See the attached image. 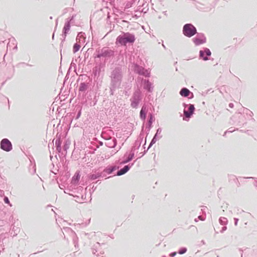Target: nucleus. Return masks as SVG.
Masks as SVG:
<instances>
[{
  "label": "nucleus",
  "mask_w": 257,
  "mask_h": 257,
  "mask_svg": "<svg viewBox=\"0 0 257 257\" xmlns=\"http://www.w3.org/2000/svg\"><path fill=\"white\" fill-rule=\"evenodd\" d=\"M109 77L110 79L109 93L110 95L113 96L115 91L120 87L122 82L123 78L122 66L118 65L115 67L111 70Z\"/></svg>",
  "instance_id": "obj_1"
},
{
  "label": "nucleus",
  "mask_w": 257,
  "mask_h": 257,
  "mask_svg": "<svg viewBox=\"0 0 257 257\" xmlns=\"http://www.w3.org/2000/svg\"><path fill=\"white\" fill-rule=\"evenodd\" d=\"M136 41V37L134 34L130 32L123 33L119 35L116 39V43L121 46H126L127 44H133Z\"/></svg>",
  "instance_id": "obj_2"
},
{
  "label": "nucleus",
  "mask_w": 257,
  "mask_h": 257,
  "mask_svg": "<svg viewBox=\"0 0 257 257\" xmlns=\"http://www.w3.org/2000/svg\"><path fill=\"white\" fill-rule=\"evenodd\" d=\"M115 55L114 51L110 49L108 47H103L100 50H96V54H94L95 59L104 58L105 60H108L110 57H114Z\"/></svg>",
  "instance_id": "obj_3"
},
{
  "label": "nucleus",
  "mask_w": 257,
  "mask_h": 257,
  "mask_svg": "<svg viewBox=\"0 0 257 257\" xmlns=\"http://www.w3.org/2000/svg\"><path fill=\"white\" fill-rule=\"evenodd\" d=\"M75 16V15H73L65 20L61 34L62 38L61 39L62 43L64 42L67 35L69 34V32L71 29V24L73 22Z\"/></svg>",
  "instance_id": "obj_4"
},
{
  "label": "nucleus",
  "mask_w": 257,
  "mask_h": 257,
  "mask_svg": "<svg viewBox=\"0 0 257 257\" xmlns=\"http://www.w3.org/2000/svg\"><path fill=\"white\" fill-rule=\"evenodd\" d=\"M143 93L140 89H137L134 92L130 99L131 106L133 108H137L143 99Z\"/></svg>",
  "instance_id": "obj_5"
},
{
  "label": "nucleus",
  "mask_w": 257,
  "mask_h": 257,
  "mask_svg": "<svg viewBox=\"0 0 257 257\" xmlns=\"http://www.w3.org/2000/svg\"><path fill=\"white\" fill-rule=\"evenodd\" d=\"M183 34L188 37L191 38L197 33L196 28L191 23L185 24L182 29Z\"/></svg>",
  "instance_id": "obj_6"
},
{
  "label": "nucleus",
  "mask_w": 257,
  "mask_h": 257,
  "mask_svg": "<svg viewBox=\"0 0 257 257\" xmlns=\"http://www.w3.org/2000/svg\"><path fill=\"white\" fill-rule=\"evenodd\" d=\"M135 154L133 151H130L128 153L126 152L123 155V160L120 161V160L115 161V164L118 165H122L126 164L131 162L134 158Z\"/></svg>",
  "instance_id": "obj_7"
},
{
  "label": "nucleus",
  "mask_w": 257,
  "mask_h": 257,
  "mask_svg": "<svg viewBox=\"0 0 257 257\" xmlns=\"http://www.w3.org/2000/svg\"><path fill=\"white\" fill-rule=\"evenodd\" d=\"M0 148L4 151L9 152L12 150L13 145L8 139L4 138L0 142Z\"/></svg>",
  "instance_id": "obj_8"
},
{
  "label": "nucleus",
  "mask_w": 257,
  "mask_h": 257,
  "mask_svg": "<svg viewBox=\"0 0 257 257\" xmlns=\"http://www.w3.org/2000/svg\"><path fill=\"white\" fill-rule=\"evenodd\" d=\"M192 40L195 46H199L206 43V38L203 33H197Z\"/></svg>",
  "instance_id": "obj_9"
},
{
  "label": "nucleus",
  "mask_w": 257,
  "mask_h": 257,
  "mask_svg": "<svg viewBox=\"0 0 257 257\" xmlns=\"http://www.w3.org/2000/svg\"><path fill=\"white\" fill-rule=\"evenodd\" d=\"M65 137L63 136L62 134H59L57 133L56 135V140L55 141V147L57 151V153L58 154L59 157H60V154L63 155V152L62 151V139Z\"/></svg>",
  "instance_id": "obj_10"
},
{
  "label": "nucleus",
  "mask_w": 257,
  "mask_h": 257,
  "mask_svg": "<svg viewBox=\"0 0 257 257\" xmlns=\"http://www.w3.org/2000/svg\"><path fill=\"white\" fill-rule=\"evenodd\" d=\"M106 61L103 62L96 63L93 69V74L94 77L99 76L105 66Z\"/></svg>",
  "instance_id": "obj_11"
},
{
  "label": "nucleus",
  "mask_w": 257,
  "mask_h": 257,
  "mask_svg": "<svg viewBox=\"0 0 257 257\" xmlns=\"http://www.w3.org/2000/svg\"><path fill=\"white\" fill-rule=\"evenodd\" d=\"M211 55V52L209 49L205 47L199 51V58L204 61H207L209 59Z\"/></svg>",
  "instance_id": "obj_12"
},
{
  "label": "nucleus",
  "mask_w": 257,
  "mask_h": 257,
  "mask_svg": "<svg viewBox=\"0 0 257 257\" xmlns=\"http://www.w3.org/2000/svg\"><path fill=\"white\" fill-rule=\"evenodd\" d=\"M155 120L154 114L153 113H149L148 115V119L146 124V129L147 130L146 133L148 135L153 126V123Z\"/></svg>",
  "instance_id": "obj_13"
},
{
  "label": "nucleus",
  "mask_w": 257,
  "mask_h": 257,
  "mask_svg": "<svg viewBox=\"0 0 257 257\" xmlns=\"http://www.w3.org/2000/svg\"><path fill=\"white\" fill-rule=\"evenodd\" d=\"M143 87L147 92L151 93L154 89L153 84L149 79H145L142 81Z\"/></svg>",
  "instance_id": "obj_14"
},
{
  "label": "nucleus",
  "mask_w": 257,
  "mask_h": 257,
  "mask_svg": "<svg viewBox=\"0 0 257 257\" xmlns=\"http://www.w3.org/2000/svg\"><path fill=\"white\" fill-rule=\"evenodd\" d=\"M180 95L184 97L192 99L194 97L193 93L190 91L187 88L183 87L179 92Z\"/></svg>",
  "instance_id": "obj_15"
},
{
  "label": "nucleus",
  "mask_w": 257,
  "mask_h": 257,
  "mask_svg": "<svg viewBox=\"0 0 257 257\" xmlns=\"http://www.w3.org/2000/svg\"><path fill=\"white\" fill-rule=\"evenodd\" d=\"M134 163L129 164L124 166L123 167L118 169L116 173L115 176H120L126 173L134 165Z\"/></svg>",
  "instance_id": "obj_16"
},
{
  "label": "nucleus",
  "mask_w": 257,
  "mask_h": 257,
  "mask_svg": "<svg viewBox=\"0 0 257 257\" xmlns=\"http://www.w3.org/2000/svg\"><path fill=\"white\" fill-rule=\"evenodd\" d=\"M195 108L194 104H189V111L184 109V114L185 117L190 118L194 113Z\"/></svg>",
  "instance_id": "obj_17"
},
{
  "label": "nucleus",
  "mask_w": 257,
  "mask_h": 257,
  "mask_svg": "<svg viewBox=\"0 0 257 257\" xmlns=\"http://www.w3.org/2000/svg\"><path fill=\"white\" fill-rule=\"evenodd\" d=\"M117 141L115 138L112 137L105 142V145L109 148H114L117 145Z\"/></svg>",
  "instance_id": "obj_18"
},
{
  "label": "nucleus",
  "mask_w": 257,
  "mask_h": 257,
  "mask_svg": "<svg viewBox=\"0 0 257 257\" xmlns=\"http://www.w3.org/2000/svg\"><path fill=\"white\" fill-rule=\"evenodd\" d=\"M119 168V165L115 164L114 165H108L104 168V172L109 175L112 174L114 171L118 170Z\"/></svg>",
  "instance_id": "obj_19"
},
{
  "label": "nucleus",
  "mask_w": 257,
  "mask_h": 257,
  "mask_svg": "<svg viewBox=\"0 0 257 257\" xmlns=\"http://www.w3.org/2000/svg\"><path fill=\"white\" fill-rule=\"evenodd\" d=\"M89 83L86 82H81L78 88L79 92L86 93L89 88Z\"/></svg>",
  "instance_id": "obj_20"
},
{
  "label": "nucleus",
  "mask_w": 257,
  "mask_h": 257,
  "mask_svg": "<svg viewBox=\"0 0 257 257\" xmlns=\"http://www.w3.org/2000/svg\"><path fill=\"white\" fill-rule=\"evenodd\" d=\"M80 172L77 171L74 176L72 177L71 179V183L72 185H76L78 184L79 181L80 180Z\"/></svg>",
  "instance_id": "obj_21"
},
{
  "label": "nucleus",
  "mask_w": 257,
  "mask_h": 257,
  "mask_svg": "<svg viewBox=\"0 0 257 257\" xmlns=\"http://www.w3.org/2000/svg\"><path fill=\"white\" fill-rule=\"evenodd\" d=\"M147 109L146 106L144 105L140 112V118L142 120L145 121L146 120L147 117Z\"/></svg>",
  "instance_id": "obj_22"
},
{
  "label": "nucleus",
  "mask_w": 257,
  "mask_h": 257,
  "mask_svg": "<svg viewBox=\"0 0 257 257\" xmlns=\"http://www.w3.org/2000/svg\"><path fill=\"white\" fill-rule=\"evenodd\" d=\"M98 174V172L95 171L94 173H90L87 175L88 180L90 181H93L97 179L100 178V176Z\"/></svg>",
  "instance_id": "obj_23"
},
{
  "label": "nucleus",
  "mask_w": 257,
  "mask_h": 257,
  "mask_svg": "<svg viewBox=\"0 0 257 257\" xmlns=\"http://www.w3.org/2000/svg\"><path fill=\"white\" fill-rule=\"evenodd\" d=\"M144 68L142 66L139 65V64L137 63H134L133 64V69L135 73L137 74H138L139 75H140L142 74V72L144 70Z\"/></svg>",
  "instance_id": "obj_24"
},
{
  "label": "nucleus",
  "mask_w": 257,
  "mask_h": 257,
  "mask_svg": "<svg viewBox=\"0 0 257 257\" xmlns=\"http://www.w3.org/2000/svg\"><path fill=\"white\" fill-rule=\"evenodd\" d=\"M238 117L239 120L238 121L237 123L236 124V125L240 126L241 125H243L246 124V122L244 121V117L242 115L241 113L238 112Z\"/></svg>",
  "instance_id": "obj_25"
},
{
  "label": "nucleus",
  "mask_w": 257,
  "mask_h": 257,
  "mask_svg": "<svg viewBox=\"0 0 257 257\" xmlns=\"http://www.w3.org/2000/svg\"><path fill=\"white\" fill-rule=\"evenodd\" d=\"M100 246V244L98 242H97L95 244H94L92 249V253L93 254H96V255H98L99 254H96V253L99 251V248Z\"/></svg>",
  "instance_id": "obj_26"
},
{
  "label": "nucleus",
  "mask_w": 257,
  "mask_h": 257,
  "mask_svg": "<svg viewBox=\"0 0 257 257\" xmlns=\"http://www.w3.org/2000/svg\"><path fill=\"white\" fill-rule=\"evenodd\" d=\"M70 145V141L69 140H66L64 143V146H63V150L64 151H65L66 152H67V150L69 149V145ZM66 153L65 154H63V155H61L60 154V158L63 155V157H65L66 155Z\"/></svg>",
  "instance_id": "obj_27"
},
{
  "label": "nucleus",
  "mask_w": 257,
  "mask_h": 257,
  "mask_svg": "<svg viewBox=\"0 0 257 257\" xmlns=\"http://www.w3.org/2000/svg\"><path fill=\"white\" fill-rule=\"evenodd\" d=\"M243 113H245L246 115L250 116L251 117L250 120H251L253 121H254L255 119L252 117V115H253V112L248 109L246 108H243Z\"/></svg>",
  "instance_id": "obj_28"
},
{
  "label": "nucleus",
  "mask_w": 257,
  "mask_h": 257,
  "mask_svg": "<svg viewBox=\"0 0 257 257\" xmlns=\"http://www.w3.org/2000/svg\"><path fill=\"white\" fill-rule=\"evenodd\" d=\"M141 143L140 141H136L135 142L134 146L132 147L130 151H133L135 153V152L136 150H138L140 148L141 146Z\"/></svg>",
  "instance_id": "obj_29"
},
{
  "label": "nucleus",
  "mask_w": 257,
  "mask_h": 257,
  "mask_svg": "<svg viewBox=\"0 0 257 257\" xmlns=\"http://www.w3.org/2000/svg\"><path fill=\"white\" fill-rule=\"evenodd\" d=\"M136 0H128V2H126V5H125L124 8V10L128 9L131 8L134 4L135 3Z\"/></svg>",
  "instance_id": "obj_30"
},
{
  "label": "nucleus",
  "mask_w": 257,
  "mask_h": 257,
  "mask_svg": "<svg viewBox=\"0 0 257 257\" xmlns=\"http://www.w3.org/2000/svg\"><path fill=\"white\" fill-rule=\"evenodd\" d=\"M63 230L65 232H68L69 233L71 234V235L73 236L76 235L75 232L70 227H63Z\"/></svg>",
  "instance_id": "obj_31"
},
{
  "label": "nucleus",
  "mask_w": 257,
  "mask_h": 257,
  "mask_svg": "<svg viewBox=\"0 0 257 257\" xmlns=\"http://www.w3.org/2000/svg\"><path fill=\"white\" fill-rule=\"evenodd\" d=\"M162 131V129L161 127H159L158 128H157L154 137H156V138H158L159 139H161L162 138V136L160 135L161 134Z\"/></svg>",
  "instance_id": "obj_32"
},
{
  "label": "nucleus",
  "mask_w": 257,
  "mask_h": 257,
  "mask_svg": "<svg viewBox=\"0 0 257 257\" xmlns=\"http://www.w3.org/2000/svg\"><path fill=\"white\" fill-rule=\"evenodd\" d=\"M219 223L222 225H226L228 223L227 219L224 217H221L219 219Z\"/></svg>",
  "instance_id": "obj_33"
},
{
  "label": "nucleus",
  "mask_w": 257,
  "mask_h": 257,
  "mask_svg": "<svg viewBox=\"0 0 257 257\" xmlns=\"http://www.w3.org/2000/svg\"><path fill=\"white\" fill-rule=\"evenodd\" d=\"M81 47L80 44L77 43H75L73 46V52L76 53L77 52Z\"/></svg>",
  "instance_id": "obj_34"
},
{
  "label": "nucleus",
  "mask_w": 257,
  "mask_h": 257,
  "mask_svg": "<svg viewBox=\"0 0 257 257\" xmlns=\"http://www.w3.org/2000/svg\"><path fill=\"white\" fill-rule=\"evenodd\" d=\"M141 75L144 76L146 77H150L151 76L150 72H149L148 70L144 69L142 74Z\"/></svg>",
  "instance_id": "obj_35"
},
{
  "label": "nucleus",
  "mask_w": 257,
  "mask_h": 257,
  "mask_svg": "<svg viewBox=\"0 0 257 257\" xmlns=\"http://www.w3.org/2000/svg\"><path fill=\"white\" fill-rule=\"evenodd\" d=\"M19 230L20 229L18 227L15 228V226H14L12 228L11 234H13V236H15L17 235L18 232H19Z\"/></svg>",
  "instance_id": "obj_36"
},
{
  "label": "nucleus",
  "mask_w": 257,
  "mask_h": 257,
  "mask_svg": "<svg viewBox=\"0 0 257 257\" xmlns=\"http://www.w3.org/2000/svg\"><path fill=\"white\" fill-rule=\"evenodd\" d=\"M128 0H122V1H119L117 0V3L119 4V6L121 8H123L126 4V2H128Z\"/></svg>",
  "instance_id": "obj_37"
},
{
  "label": "nucleus",
  "mask_w": 257,
  "mask_h": 257,
  "mask_svg": "<svg viewBox=\"0 0 257 257\" xmlns=\"http://www.w3.org/2000/svg\"><path fill=\"white\" fill-rule=\"evenodd\" d=\"M187 249L185 247H182L179 248L178 253L180 254H183L186 252Z\"/></svg>",
  "instance_id": "obj_38"
},
{
  "label": "nucleus",
  "mask_w": 257,
  "mask_h": 257,
  "mask_svg": "<svg viewBox=\"0 0 257 257\" xmlns=\"http://www.w3.org/2000/svg\"><path fill=\"white\" fill-rule=\"evenodd\" d=\"M3 200L5 204L9 205L10 206H12V204L11 203L8 197L5 196Z\"/></svg>",
  "instance_id": "obj_39"
},
{
  "label": "nucleus",
  "mask_w": 257,
  "mask_h": 257,
  "mask_svg": "<svg viewBox=\"0 0 257 257\" xmlns=\"http://www.w3.org/2000/svg\"><path fill=\"white\" fill-rule=\"evenodd\" d=\"M85 37V33L81 32H79L76 37V41L80 40V38H84Z\"/></svg>",
  "instance_id": "obj_40"
},
{
  "label": "nucleus",
  "mask_w": 257,
  "mask_h": 257,
  "mask_svg": "<svg viewBox=\"0 0 257 257\" xmlns=\"http://www.w3.org/2000/svg\"><path fill=\"white\" fill-rule=\"evenodd\" d=\"M101 137L106 142H107L108 140L110 139V138H112V137H111L105 134H101Z\"/></svg>",
  "instance_id": "obj_41"
},
{
  "label": "nucleus",
  "mask_w": 257,
  "mask_h": 257,
  "mask_svg": "<svg viewBox=\"0 0 257 257\" xmlns=\"http://www.w3.org/2000/svg\"><path fill=\"white\" fill-rule=\"evenodd\" d=\"M238 128H233L232 127H230L228 130L224 132L223 136H225L227 133H232L235 131H238Z\"/></svg>",
  "instance_id": "obj_42"
},
{
  "label": "nucleus",
  "mask_w": 257,
  "mask_h": 257,
  "mask_svg": "<svg viewBox=\"0 0 257 257\" xmlns=\"http://www.w3.org/2000/svg\"><path fill=\"white\" fill-rule=\"evenodd\" d=\"M144 138V134L143 132H141L138 139L136 140L137 141H140L141 143L142 144V142L143 140V139Z\"/></svg>",
  "instance_id": "obj_43"
},
{
  "label": "nucleus",
  "mask_w": 257,
  "mask_h": 257,
  "mask_svg": "<svg viewBox=\"0 0 257 257\" xmlns=\"http://www.w3.org/2000/svg\"><path fill=\"white\" fill-rule=\"evenodd\" d=\"M98 174L100 175L99 176H100V178H103V177H106L107 175H108L106 172H104V169L103 170V171L101 172H98Z\"/></svg>",
  "instance_id": "obj_44"
},
{
  "label": "nucleus",
  "mask_w": 257,
  "mask_h": 257,
  "mask_svg": "<svg viewBox=\"0 0 257 257\" xmlns=\"http://www.w3.org/2000/svg\"><path fill=\"white\" fill-rule=\"evenodd\" d=\"M81 109H79V111H78L77 113V115L75 117V119H78L80 116H81Z\"/></svg>",
  "instance_id": "obj_45"
},
{
  "label": "nucleus",
  "mask_w": 257,
  "mask_h": 257,
  "mask_svg": "<svg viewBox=\"0 0 257 257\" xmlns=\"http://www.w3.org/2000/svg\"><path fill=\"white\" fill-rule=\"evenodd\" d=\"M86 196L84 195H82L81 197H80V199H79V200H77V202L81 203L82 201L84 200L85 199Z\"/></svg>",
  "instance_id": "obj_46"
},
{
  "label": "nucleus",
  "mask_w": 257,
  "mask_h": 257,
  "mask_svg": "<svg viewBox=\"0 0 257 257\" xmlns=\"http://www.w3.org/2000/svg\"><path fill=\"white\" fill-rule=\"evenodd\" d=\"M159 139L158 138H156V137H153V139H152L151 142H152V144H155L156 142L159 140Z\"/></svg>",
  "instance_id": "obj_47"
},
{
  "label": "nucleus",
  "mask_w": 257,
  "mask_h": 257,
  "mask_svg": "<svg viewBox=\"0 0 257 257\" xmlns=\"http://www.w3.org/2000/svg\"><path fill=\"white\" fill-rule=\"evenodd\" d=\"M159 139L158 138H156V137H153V139H152L151 142H152V144H155L156 142L159 140Z\"/></svg>",
  "instance_id": "obj_48"
},
{
  "label": "nucleus",
  "mask_w": 257,
  "mask_h": 257,
  "mask_svg": "<svg viewBox=\"0 0 257 257\" xmlns=\"http://www.w3.org/2000/svg\"><path fill=\"white\" fill-rule=\"evenodd\" d=\"M96 189V186H95L94 185H92V187H91V189L90 190V194H91V193L92 192H93Z\"/></svg>",
  "instance_id": "obj_49"
},
{
  "label": "nucleus",
  "mask_w": 257,
  "mask_h": 257,
  "mask_svg": "<svg viewBox=\"0 0 257 257\" xmlns=\"http://www.w3.org/2000/svg\"><path fill=\"white\" fill-rule=\"evenodd\" d=\"M223 226H223L221 228V229L220 231L221 233H223L224 231H225L227 229V227L226 226V225H223Z\"/></svg>",
  "instance_id": "obj_50"
},
{
  "label": "nucleus",
  "mask_w": 257,
  "mask_h": 257,
  "mask_svg": "<svg viewBox=\"0 0 257 257\" xmlns=\"http://www.w3.org/2000/svg\"><path fill=\"white\" fill-rule=\"evenodd\" d=\"M194 5L198 10L200 11L203 10V8L201 7V6L196 5L195 3H194Z\"/></svg>",
  "instance_id": "obj_51"
},
{
  "label": "nucleus",
  "mask_w": 257,
  "mask_h": 257,
  "mask_svg": "<svg viewBox=\"0 0 257 257\" xmlns=\"http://www.w3.org/2000/svg\"><path fill=\"white\" fill-rule=\"evenodd\" d=\"M177 254L176 251L172 252L170 253L169 255L170 257H174Z\"/></svg>",
  "instance_id": "obj_52"
},
{
  "label": "nucleus",
  "mask_w": 257,
  "mask_h": 257,
  "mask_svg": "<svg viewBox=\"0 0 257 257\" xmlns=\"http://www.w3.org/2000/svg\"><path fill=\"white\" fill-rule=\"evenodd\" d=\"M238 219L237 218H234V225L235 226H237V223H238Z\"/></svg>",
  "instance_id": "obj_53"
},
{
  "label": "nucleus",
  "mask_w": 257,
  "mask_h": 257,
  "mask_svg": "<svg viewBox=\"0 0 257 257\" xmlns=\"http://www.w3.org/2000/svg\"><path fill=\"white\" fill-rule=\"evenodd\" d=\"M68 77H69V73H68L64 78V82H63L64 83H65L66 82V81H67Z\"/></svg>",
  "instance_id": "obj_54"
},
{
  "label": "nucleus",
  "mask_w": 257,
  "mask_h": 257,
  "mask_svg": "<svg viewBox=\"0 0 257 257\" xmlns=\"http://www.w3.org/2000/svg\"><path fill=\"white\" fill-rule=\"evenodd\" d=\"M148 150L147 149L146 150H145L143 152L141 153L140 154H142L141 156L140 157V158L143 157L144 155H145L146 153L147 152Z\"/></svg>",
  "instance_id": "obj_55"
},
{
  "label": "nucleus",
  "mask_w": 257,
  "mask_h": 257,
  "mask_svg": "<svg viewBox=\"0 0 257 257\" xmlns=\"http://www.w3.org/2000/svg\"><path fill=\"white\" fill-rule=\"evenodd\" d=\"M228 106H229V107L230 108H233V106H234V104H233V103H229Z\"/></svg>",
  "instance_id": "obj_56"
},
{
  "label": "nucleus",
  "mask_w": 257,
  "mask_h": 257,
  "mask_svg": "<svg viewBox=\"0 0 257 257\" xmlns=\"http://www.w3.org/2000/svg\"><path fill=\"white\" fill-rule=\"evenodd\" d=\"M154 145V144H152V142H150L148 148H147V150H148L150 148H151V147Z\"/></svg>",
  "instance_id": "obj_57"
},
{
  "label": "nucleus",
  "mask_w": 257,
  "mask_h": 257,
  "mask_svg": "<svg viewBox=\"0 0 257 257\" xmlns=\"http://www.w3.org/2000/svg\"><path fill=\"white\" fill-rule=\"evenodd\" d=\"M69 191H70V189H66V190H64V193L70 194V193L68 192Z\"/></svg>",
  "instance_id": "obj_58"
},
{
  "label": "nucleus",
  "mask_w": 257,
  "mask_h": 257,
  "mask_svg": "<svg viewBox=\"0 0 257 257\" xmlns=\"http://www.w3.org/2000/svg\"><path fill=\"white\" fill-rule=\"evenodd\" d=\"M75 198H76V201H77V200H79V199H80V198L79 197V196H74Z\"/></svg>",
  "instance_id": "obj_59"
},
{
  "label": "nucleus",
  "mask_w": 257,
  "mask_h": 257,
  "mask_svg": "<svg viewBox=\"0 0 257 257\" xmlns=\"http://www.w3.org/2000/svg\"><path fill=\"white\" fill-rule=\"evenodd\" d=\"M121 149V147L119 146V147L117 148L116 152H115L113 154H115L117 152H118L120 149Z\"/></svg>",
  "instance_id": "obj_60"
},
{
  "label": "nucleus",
  "mask_w": 257,
  "mask_h": 257,
  "mask_svg": "<svg viewBox=\"0 0 257 257\" xmlns=\"http://www.w3.org/2000/svg\"><path fill=\"white\" fill-rule=\"evenodd\" d=\"M109 1L110 4L112 5V4L114 3L115 0H109Z\"/></svg>",
  "instance_id": "obj_61"
},
{
  "label": "nucleus",
  "mask_w": 257,
  "mask_h": 257,
  "mask_svg": "<svg viewBox=\"0 0 257 257\" xmlns=\"http://www.w3.org/2000/svg\"><path fill=\"white\" fill-rule=\"evenodd\" d=\"M198 218H199L200 220H204V219L203 218H202L201 216H198Z\"/></svg>",
  "instance_id": "obj_62"
},
{
  "label": "nucleus",
  "mask_w": 257,
  "mask_h": 257,
  "mask_svg": "<svg viewBox=\"0 0 257 257\" xmlns=\"http://www.w3.org/2000/svg\"><path fill=\"white\" fill-rule=\"evenodd\" d=\"M67 12V9H64V10L63 14H66Z\"/></svg>",
  "instance_id": "obj_63"
},
{
  "label": "nucleus",
  "mask_w": 257,
  "mask_h": 257,
  "mask_svg": "<svg viewBox=\"0 0 257 257\" xmlns=\"http://www.w3.org/2000/svg\"><path fill=\"white\" fill-rule=\"evenodd\" d=\"M201 243L202 244H205V242L204 240H202L201 241Z\"/></svg>",
  "instance_id": "obj_64"
}]
</instances>
